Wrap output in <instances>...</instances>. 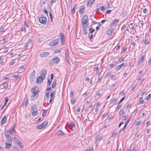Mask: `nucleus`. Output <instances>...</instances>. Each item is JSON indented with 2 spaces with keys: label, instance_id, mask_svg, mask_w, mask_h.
I'll return each instance as SVG.
<instances>
[{
  "label": "nucleus",
  "instance_id": "f257e3e1",
  "mask_svg": "<svg viewBox=\"0 0 151 151\" xmlns=\"http://www.w3.org/2000/svg\"><path fill=\"white\" fill-rule=\"evenodd\" d=\"M39 21L40 22L44 24H46L47 22V20L46 17L44 15H41L39 18Z\"/></svg>",
  "mask_w": 151,
  "mask_h": 151
},
{
  "label": "nucleus",
  "instance_id": "f03ea898",
  "mask_svg": "<svg viewBox=\"0 0 151 151\" xmlns=\"http://www.w3.org/2000/svg\"><path fill=\"white\" fill-rule=\"evenodd\" d=\"M48 123L47 121H45L43 122L41 124H40L37 126L36 128L38 129H41L45 128Z\"/></svg>",
  "mask_w": 151,
  "mask_h": 151
},
{
  "label": "nucleus",
  "instance_id": "7ed1b4c3",
  "mask_svg": "<svg viewBox=\"0 0 151 151\" xmlns=\"http://www.w3.org/2000/svg\"><path fill=\"white\" fill-rule=\"evenodd\" d=\"M32 115L33 116H35L38 114L36 109V106L34 105L31 108Z\"/></svg>",
  "mask_w": 151,
  "mask_h": 151
},
{
  "label": "nucleus",
  "instance_id": "20e7f679",
  "mask_svg": "<svg viewBox=\"0 0 151 151\" xmlns=\"http://www.w3.org/2000/svg\"><path fill=\"white\" fill-rule=\"evenodd\" d=\"M60 40L59 38L53 40L50 42L49 45L51 46H53L57 45L59 43Z\"/></svg>",
  "mask_w": 151,
  "mask_h": 151
},
{
  "label": "nucleus",
  "instance_id": "39448f33",
  "mask_svg": "<svg viewBox=\"0 0 151 151\" xmlns=\"http://www.w3.org/2000/svg\"><path fill=\"white\" fill-rule=\"evenodd\" d=\"M88 22V16L87 15H84L82 17L81 23L82 25H84L85 24H87Z\"/></svg>",
  "mask_w": 151,
  "mask_h": 151
},
{
  "label": "nucleus",
  "instance_id": "423d86ee",
  "mask_svg": "<svg viewBox=\"0 0 151 151\" xmlns=\"http://www.w3.org/2000/svg\"><path fill=\"white\" fill-rule=\"evenodd\" d=\"M8 131H5L4 132V134L6 137V138L8 139V141H12L13 139V137L8 134Z\"/></svg>",
  "mask_w": 151,
  "mask_h": 151
},
{
  "label": "nucleus",
  "instance_id": "0eeeda50",
  "mask_svg": "<svg viewBox=\"0 0 151 151\" xmlns=\"http://www.w3.org/2000/svg\"><path fill=\"white\" fill-rule=\"evenodd\" d=\"M31 91L33 93L35 94H36V93H38L40 92L38 88L37 87L32 88Z\"/></svg>",
  "mask_w": 151,
  "mask_h": 151
},
{
  "label": "nucleus",
  "instance_id": "6e6552de",
  "mask_svg": "<svg viewBox=\"0 0 151 151\" xmlns=\"http://www.w3.org/2000/svg\"><path fill=\"white\" fill-rule=\"evenodd\" d=\"M60 61V58L58 57H55L52 60V64L54 63L55 64L58 63Z\"/></svg>",
  "mask_w": 151,
  "mask_h": 151
},
{
  "label": "nucleus",
  "instance_id": "1a4fd4ad",
  "mask_svg": "<svg viewBox=\"0 0 151 151\" xmlns=\"http://www.w3.org/2000/svg\"><path fill=\"white\" fill-rule=\"evenodd\" d=\"M49 54V53L48 52H43L40 54V56L42 58L45 57L48 55Z\"/></svg>",
  "mask_w": 151,
  "mask_h": 151
},
{
  "label": "nucleus",
  "instance_id": "9d476101",
  "mask_svg": "<svg viewBox=\"0 0 151 151\" xmlns=\"http://www.w3.org/2000/svg\"><path fill=\"white\" fill-rule=\"evenodd\" d=\"M12 144V142L9 141L7 140L6 141L5 143L6 147L5 149L9 148L11 146Z\"/></svg>",
  "mask_w": 151,
  "mask_h": 151
},
{
  "label": "nucleus",
  "instance_id": "9b49d317",
  "mask_svg": "<svg viewBox=\"0 0 151 151\" xmlns=\"http://www.w3.org/2000/svg\"><path fill=\"white\" fill-rule=\"evenodd\" d=\"M44 79L45 78H44L41 76H39L37 79V82L38 83H41Z\"/></svg>",
  "mask_w": 151,
  "mask_h": 151
},
{
  "label": "nucleus",
  "instance_id": "f8f14e48",
  "mask_svg": "<svg viewBox=\"0 0 151 151\" xmlns=\"http://www.w3.org/2000/svg\"><path fill=\"white\" fill-rule=\"evenodd\" d=\"M47 73V70H46L45 69L43 70L42 72H41L40 74V76L44 78H45V76Z\"/></svg>",
  "mask_w": 151,
  "mask_h": 151
},
{
  "label": "nucleus",
  "instance_id": "ddd939ff",
  "mask_svg": "<svg viewBox=\"0 0 151 151\" xmlns=\"http://www.w3.org/2000/svg\"><path fill=\"white\" fill-rule=\"evenodd\" d=\"M16 124H15L14 125V126L12 127V129H9V131H8V132H9V135H10L11 134H13V132H15L14 131V129L15 127Z\"/></svg>",
  "mask_w": 151,
  "mask_h": 151
},
{
  "label": "nucleus",
  "instance_id": "4468645a",
  "mask_svg": "<svg viewBox=\"0 0 151 151\" xmlns=\"http://www.w3.org/2000/svg\"><path fill=\"white\" fill-rule=\"evenodd\" d=\"M38 97V95L37 93H36V94H33L31 96L30 100L32 101H34Z\"/></svg>",
  "mask_w": 151,
  "mask_h": 151
},
{
  "label": "nucleus",
  "instance_id": "2eb2a0df",
  "mask_svg": "<svg viewBox=\"0 0 151 151\" xmlns=\"http://www.w3.org/2000/svg\"><path fill=\"white\" fill-rule=\"evenodd\" d=\"M95 0H88L86 3V5L87 6H91Z\"/></svg>",
  "mask_w": 151,
  "mask_h": 151
},
{
  "label": "nucleus",
  "instance_id": "dca6fc26",
  "mask_svg": "<svg viewBox=\"0 0 151 151\" xmlns=\"http://www.w3.org/2000/svg\"><path fill=\"white\" fill-rule=\"evenodd\" d=\"M125 63H122L121 64L117 66L115 68V70L116 71H117L119 70L120 68L123 66L124 65Z\"/></svg>",
  "mask_w": 151,
  "mask_h": 151
},
{
  "label": "nucleus",
  "instance_id": "f3484780",
  "mask_svg": "<svg viewBox=\"0 0 151 151\" xmlns=\"http://www.w3.org/2000/svg\"><path fill=\"white\" fill-rule=\"evenodd\" d=\"M119 22L118 19H116L114 20L110 24V27H111L114 25V24H116L118 23Z\"/></svg>",
  "mask_w": 151,
  "mask_h": 151
},
{
  "label": "nucleus",
  "instance_id": "a211bd4d",
  "mask_svg": "<svg viewBox=\"0 0 151 151\" xmlns=\"http://www.w3.org/2000/svg\"><path fill=\"white\" fill-rule=\"evenodd\" d=\"M6 118V117L5 116H4L2 118L1 121V125H3L5 123Z\"/></svg>",
  "mask_w": 151,
  "mask_h": 151
},
{
  "label": "nucleus",
  "instance_id": "6ab92c4d",
  "mask_svg": "<svg viewBox=\"0 0 151 151\" xmlns=\"http://www.w3.org/2000/svg\"><path fill=\"white\" fill-rule=\"evenodd\" d=\"M130 119V118H129V119L125 123L123 128L122 129H121V130L120 131V132H121L122 131H123V132H124V129L126 128V127H127V124L128 123V122H129Z\"/></svg>",
  "mask_w": 151,
  "mask_h": 151
},
{
  "label": "nucleus",
  "instance_id": "aec40b11",
  "mask_svg": "<svg viewBox=\"0 0 151 151\" xmlns=\"http://www.w3.org/2000/svg\"><path fill=\"white\" fill-rule=\"evenodd\" d=\"M56 134L58 135L61 136H63L65 135V133L61 130L58 131L57 132Z\"/></svg>",
  "mask_w": 151,
  "mask_h": 151
},
{
  "label": "nucleus",
  "instance_id": "412c9836",
  "mask_svg": "<svg viewBox=\"0 0 151 151\" xmlns=\"http://www.w3.org/2000/svg\"><path fill=\"white\" fill-rule=\"evenodd\" d=\"M114 30V29L113 28H111L109 29L107 31V34L108 35H111Z\"/></svg>",
  "mask_w": 151,
  "mask_h": 151
},
{
  "label": "nucleus",
  "instance_id": "4be33fe9",
  "mask_svg": "<svg viewBox=\"0 0 151 151\" xmlns=\"http://www.w3.org/2000/svg\"><path fill=\"white\" fill-rule=\"evenodd\" d=\"M28 104V99H27L26 100L24 101V102L23 103V108H26V106Z\"/></svg>",
  "mask_w": 151,
  "mask_h": 151
},
{
  "label": "nucleus",
  "instance_id": "5701e85b",
  "mask_svg": "<svg viewBox=\"0 0 151 151\" xmlns=\"http://www.w3.org/2000/svg\"><path fill=\"white\" fill-rule=\"evenodd\" d=\"M75 127V125L73 122H71L70 124L69 125V128L70 129H72L74 127Z\"/></svg>",
  "mask_w": 151,
  "mask_h": 151
},
{
  "label": "nucleus",
  "instance_id": "b1692460",
  "mask_svg": "<svg viewBox=\"0 0 151 151\" xmlns=\"http://www.w3.org/2000/svg\"><path fill=\"white\" fill-rule=\"evenodd\" d=\"M83 25V29H86V30H87L88 28V24H85L84 25Z\"/></svg>",
  "mask_w": 151,
  "mask_h": 151
},
{
  "label": "nucleus",
  "instance_id": "393cba45",
  "mask_svg": "<svg viewBox=\"0 0 151 151\" xmlns=\"http://www.w3.org/2000/svg\"><path fill=\"white\" fill-rule=\"evenodd\" d=\"M12 77L20 79L21 78V76L20 74L14 75L12 76Z\"/></svg>",
  "mask_w": 151,
  "mask_h": 151
},
{
  "label": "nucleus",
  "instance_id": "a878e982",
  "mask_svg": "<svg viewBox=\"0 0 151 151\" xmlns=\"http://www.w3.org/2000/svg\"><path fill=\"white\" fill-rule=\"evenodd\" d=\"M102 136L100 137L99 136H97V138L96 139V142H100L101 139H102Z\"/></svg>",
  "mask_w": 151,
  "mask_h": 151
},
{
  "label": "nucleus",
  "instance_id": "bb28decb",
  "mask_svg": "<svg viewBox=\"0 0 151 151\" xmlns=\"http://www.w3.org/2000/svg\"><path fill=\"white\" fill-rule=\"evenodd\" d=\"M56 79H54L52 83V88H54L56 85Z\"/></svg>",
  "mask_w": 151,
  "mask_h": 151
},
{
  "label": "nucleus",
  "instance_id": "cd10ccee",
  "mask_svg": "<svg viewBox=\"0 0 151 151\" xmlns=\"http://www.w3.org/2000/svg\"><path fill=\"white\" fill-rule=\"evenodd\" d=\"M85 7L84 6L83 8L80 9L79 10V12H80V13H81L82 14H83V12L85 10Z\"/></svg>",
  "mask_w": 151,
  "mask_h": 151
},
{
  "label": "nucleus",
  "instance_id": "c85d7f7f",
  "mask_svg": "<svg viewBox=\"0 0 151 151\" xmlns=\"http://www.w3.org/2000/svg\"><path fill=\"white\" fill-rule=\"evenodd\" d=\"M35 77V75L33 74H30V78L31 81H33Z\"/></svg>",
  "mask_w": 151,
  "mask_h": 151
},
{
  "label": "nucleus",
  "instance_id": "c756f323",
  "mask_svg": "<svg viewBox=\"0 0 151 151\" xmlns=\"http://www.w3.org/2000/svg\"><path fill=\"white\" fill-rule=\"evenodd\" d=\"M17 141L18 142H17V143L18 144L19 147L20 148H22V147H23V145L22 144V142L20 141H19V140H17Z\"/></svg>",
  "mask_w": 151,
  "mask_h": 151
},
{
  "label": "nucleus",
  "instance_id": "7c9ffc66",
  "mask_svg": "<svg viewBox=\"0 0 151 151\" xmlns=\"http://www.w3.org/2000/svg\"><path fill=\"white\" fill-rule=\"evenodd\" d=\"M60 40L61 39H64L65 38L64 34L62 33H60Z\"/></svg>",
  "mask_w": 151,
  "mask_h": 151
},
{
  "label": "nucleus",
  "instance_id": "2f4dec72",
  "mask_svg": "<svg viewBox=\"0 0 151 151\" xmlns=\"http://www.w3.org/2000/svg\"><path fill=\"white\" fill-rule=\"evenodd\" d=\"M69 51H68V49H67V50L66 52H65V55H66V57L67 59H69Z\"/></svg>",
  "mask_w": 151,
  "mask_h": 151
},
{
  "label": "nucleus",
  "instance_id": "473e14b6",
  "mask_svg": "<svg viewBox=\"0 0 151 151\" xmlns=\"http://www.w3.org/2000/svg\"><path fill=\"white\" fill-rule=\"evenodd\" d=\"M144 55L142 56L139 62V64H140L142 62H143L144 60Z\"/></svg>",
  "mask_w": 151,
  "mask_h": 151
},
{
  "label": "nucleus",
  "instance_id": "72a5a7b5",
  "mask_svg": "<svg viewBox=\"0 0 151 151\" xmlns=\"http://www.w3.org/2000/svg\"><path fill=\"white\" fill-rule=\"evenodd\" d=\"M117 99H113V100L112 101H111L110 102V103L111 104H112L113 105L115 103Z\"/></svg>",
  "mask_w": 151,
  "mask_h": 151
},
{
  "label": "nucleus",
  "instance_id": "f704fd0d",
  "mask_svg": "<svg viewBox=\"0 0 151 151\" xmlns=\"http://www.w3.org/2000/svg\"><path fill=\"white\" fill-rule=\"evenodd\" d=\"M111 75V73L110 72H107L105 75L104 77L105 78Z\"/></svg>",
  "mask_w": 151,
  "mask_h": 151
},
{
  "label": "nucleus",
  "instance_id": "c9c22d12",
  "mask_svg": "<svg viewBox=\"0 0 151 151\" xmlns=\"http://www.w3.org/2000/svg\"><path fill=\"white\" fill-rule=\"evenodd\" d=\"M89 30L90 31V33L91 34L93 33V32L95 31V29H93L92 27H91L90 28H89Z\"/></svg>",
  "mask_w": 151,
  "mask_h": 151
},
{
  "label": "nucleus",
  "instance_id": "e433bc0d",
  "mask_svg": "<svg viewBox=\"0 0 151 151\" xmlns=\"http://www.w3.org/2000/svg\"><path fill=\"white\" fill-rule=\"evenodd\" d=\"M3 87L5 88H6L8 87V85L6 83H4L2 84Z\"/></svg>",
  "mask_w": 151,
  "mask_h": 151
},
{
  "label": "nucleus",
  "instance_id": "4c0bfd02",
  "mask_svg": "<svg viewBox=\"0 0 151 151\" xmlns=\"http://www.w3.org/2000/svg\"><path fill=\"white\" fill-rule=\"evenodd\" d=\"M43 111H45V112H43L42 113V116H45L47 114V110H43Z\"/></svg>",
  "mask_w": 151,
  "mask_h": 151
},
{
  "label": "nucleus",
  "instance_id": "58836bf2",
  "mask_svg": "<svg viewBox=\"0 0 151 151\" xmlns=\"http://www.w3.org/2000/svg\"><path fill=\"white\" fill-rule=\"evenodd\" d=\"M136 137L137 138H139V137H140L141 136H142L141 134V133L140 132H137L136 134Z\"/></svg>",
  "mask_w": 151,
  "mask_h": 151
},
{
  "label": "nucleus",
  "instance_id": "ea45409f",
  "mask_svg": "<svg viewBox=\"0 0 151 151\" xmlns=\"http://www.w3.org/2000/svg\"><path fill=\"white\" fill-rule=\"evenodd\" d=\"M124 110L123 109H122L121 110H120L119 111V114L120 115H121L123 113V112H124Z\"/></svg>",
  "mask_w": 151,
  "mask_h": 151
},
{
  "label": "nucleus",
  "instance_id": "a19ab883",
  "mask_svg": "<svg viewBox=\"0 0 151 151\" xmlns=\"http://www.w3.org/2000/svg\"><path fill=\"white\" fill-rule=\"evenodd\" d=\"M116 64L115 63H111L109 65V68H111L113 67L114 66H115Z\"/></svg>",
  "mask_w": 151,
  "mask_h": 151
},
{
  "label": "nucleus",
  "instance_id": "79ce46f5",
  "mask_svg": "<svg viewBox=\"0 0 151 151\" xmlns=\"http://www.w3.org/2000/svg\"><path fill=\"white\" fill-rule=\"evenodd\" d=\"M52 81L50 80V79H49L47 81V84L49 85V86L51 85Z\"/></svg>",
  "mask_w": 151,
  "mask_h": 151
},
{
  "label": "nucleus",
  "instance_id": "37998d69",
  "mask_svg": "<svg viewBox=\"0 0 151 151\" xmlns=\"http://www.w3.org/2000/svg\"><path fill=\"white\" fill-rule=\"evenodd\" d=\"M126 27V25L125 24H124L123 25V26L121 28V31L123 30Z\"/></svg>",
  "mask_w": 151,
  "mask_h": 151
},
{
  "label": "nucleus",
  "instance_id": "c03bdc74",
  "mask_svg": "<svg viewBox=\"0 0 151 151\" xmlns=\"http://www.w3.org/2000/svg\"><path fill=\"white\" fill-rule=\"evenodd\" d=\"M117 134V133L113 132L111 135V137H114L116 136Z\"/></svg>",
  "mask_w": 151,
  "mask_h": 151
},
{
  "label": "nucleus",
  "instance_id": "a18cd8bd",
  "mask_svg": "<svg viewBox=\"0 0 151 151\" xmlns=\"http://www.w3.org/2000/svg\"><path fill=\"white\" fill-rule=\"evenodd\" d=\"M151 94L150 93L148 94V96H147L146 98V100L147 101H148L149 99H150V97H151Z\"/></svg>",
  "mask_w": 151,
  "mask_h": 151
},
{
  "label": "nucleus",
  "instance_id": "49530a36",
  "mask_svg": "<svg viewBox=\"0 0 151 151\" xmlns=\"http://www.w3.org/2000/svg\"><path fill=\"white\" fill-rule=\"evenodd\" d=\"M82 32L83 33L84 35H86L87 34V30L83 29Z\"/></svg>",
  "mask_w": 151,
  "mask_h": 151
},
{
  "label": "nucleus",
  "instance_id": "de8ad7c7",
  "mask_svg": "<svg viewBox=\"0 0 151 151\" xmlns=\"http://www.w3.org/2000/svg\"><path fill=\"white\" fill-rule=\"evenodd\" d=\"M147 39L146 40H144L143 41V42H144V44L145 45H146V44H149L150 43V42H147Z\"/></svg>",
  "mask_w": 151,
  "mask_h": 151
},
{
  "label": "nucleus",
  "instance_id": "09e8293b",
  "mask_svg": "<svg viewBox=\"0 0 151 151\" xmlns=\"http://www.w3.org/2000/svg\"><path fill=\"white\" fill-rule=\"evenodd\" d=\"M50 18L51 22H53V16L51 13H50Z\"/></svg>",
  "mask_w": 151,
  "mask_h": 151
},
{
  "label": "nucleus",
  "instance_id": "8fccbe9b",
  "mask_svg": "<svg viewBox=\"0 0 151 151\" xmlns=\"http://www.w3.org/2000/svg\"><path fill=\"white\" fill-rule=\"evenodd\" d=\"M76 102V100L75 99H72L71 100V103L72 104H74Z\"/></svg>",
  "mask_w": 151,
  "mask_h": 151
},
{
  "label": "nucleus",
  "instance_id": "3c124183",
  "mask_svg": "<svg viewBox=\"0 0 151 151\" xmlns=\"http://www.w3.org/2000/svg\"><path fill=\"white\" fill-rule=\"evenodd\" d=\"M50 93V92H47L46 93V96L47 97V99H48L49 98V95Z\"/></svg>",
  "mask_w": 151,
  "mask_h": 151
},
{
  "label": "nucleus",
  "instance_id": "603ef678",
  "mask_svg": "<svg viewBox=\"0 0 151 151\" xmlns=\"http://www.w3.org/2000/svg\"><path fill=\"white\" fill-rule=\"evenodd\" d=\"M74 95V92L71 91L70 93V97H72Z\"/></svg>",
  "mask_w": 151,
  "mask_h": 151
},
{
  "label": "nucleus",
  "instance_id": "864d4df0",
  "mask_svg": "<svg viewBox=\"0 0 151 151\" xmlns=\"http://www.w3.org/2000/svg\"><path fill=\"white\" fill-rule=\"evenodd\" d=\"M132 45L133 47V48L134 49L135 48V44L134 42H132V41L131 42Z\"/></svg>",
  "mask_w": 151,
  "mask_h": 151
},
{
  "label": "nucleus",
  "instance_id": "5fc2aeb1",
  "mask_svg": "<svg viewBox=\"0 0 151 151\" xmlns=\"http://www.w3.org/2000/svg\"><path fill=\"white\" fill-rule=\"evenodd\" d=\"M142 124V122L141 121H139V122H136V124L137 126L140 125Z\"/></svg>",
  "mask_w": 151,
  "mask_h": 151
},
{
  "label": "nucleus",
  "instance_id": "6e6d98bb",
  "mask_svg": "<svg viewBox=\"0 0 151 151\" xmlns=\"http://www.w3.org/2000/svg\"><path fill=\"white\" fill-rule=\"evenodd\" d=\"M125 97V96L123 98H122L120 100V101H119V103L118 104H120L124 100V99Z\"/></svg>",
  "mask_w": 151,
  "mask_h": 151
},
{
  "label": "nucleus",
  "instance_id": "4d7b16f0",
  "mask_svg": "<svg viewBox=\"0 0 151 151\" xmlns=\"http://www.w3.org/2000/svg\"><path fill=\"white\" fill-rule=\"evenodd\" d=\"M148 12V10L147 9H145L143 11V12L144 13H146Z\"/></svg>",
  "mask_w": 151,
  "mask_h": 151
},
{
  "label": "nucleus",
  "instance_id": "13d9d810",
  "mask_svg": "<svg viewBox=\"0 0 151 151\" xmlns=\"http://www.w3.org/2000/svg\"><path fill=\"white\" fill-rule=\"evenodd\" d=\"M60 51V50L58 49L55 50L54 51V53H55L59 52Z\"/></svg>",
  "mask_w": 151,
  "mask_h": 151
},
{
  "label": "nucleus",
  "instance_id": "bf43d9fd",
  "mask_svg": "<svg viewBox=\"0 0 151 151\" xmlns=\"http://www.w3.org/2000/svg\"><path fill=\"white\" fill-rule=\"evenodd\" d=\"M93 150V147H90L86 151H92Z\"/></svg>",
  "mask_w": 151,
  "mask_h": 151
},
{
  "label": "nucleus",
  "instance_id": "052dcab7",
  "mask_svg": "<svg viewBox=\"0 0 151 151\" xmlns=\"http://www.w3.org/2000/svg\"><path fill=\"white\" fill-rule=\"evenodd\" d=\"M65 40L64 39H61V44L63 45H64Z\"/></svg>",
  "mask_w": 151,
  "mask_h": 151
},
{
  "label": "nucleus",
  "instance_id": "680f3d73",
  "mask_svg": "<svg viewBox=\"0 0 151 151\" xmlns=\"http://www.w3.org/2000/svg\"><path fill=\"white\" fill-rule=\"evenodd\" d=\"M54 92H51L50 93V96L51 98H53V95L54 94Z\"/></svg>",
  "mask_w": 151,
  "mask_h": 151
},
{
  "label": "nucleus",
  "instance_id": "e2e57ef3",
  "mask_svg": "<svg viewBox=\"0 0 151 151\" xmlns=\"http://www.w3.org/2000/svg\"><path fill=\"white\" fill-rule=\"evenodd\" d=\"M75 9H72L71 10V13L72 14H74L75 12Z\"/></svg>",
  "mask_w": 151,
  "mask_h": 151
},
{
  "label": "nucleus",
  "instance_id": "0e129e2a",
  "mask_svg": "<svg viewBox=\"0 0 151 151\" xmlns=\"http://www.w3.org/2000/svg\"><path fill=\"white\" fill-rule=\"evenodd\" d=\"M124 59V58H121L119 60V62H121L123 61Z\"/></svg>",
  "mask_w": 151,
  "mask_h": 151
},
{
  "label": "nucleus",
  "instance_id": "69168bd1",
  "mask_svg": "<svg viewBox=\"0 0 151 151\" xmlns=\"http://www.w3.org/2000/svg\"><path fill=\"white\" fill-rule=\"evenodd\" d=\"M43 12L48 16V12L46 9H45L43 10Z\"/></svg>",
  "mask_w": 151,
  "mask_h": 151
},
{
  "label": "nucleus",
  "instance_id": "338daca9",
  "mask_svg": "<svg viewBox=\"0 0 151 151\" xmlns=\"http://www.w3.org/2000/svg\"><path fill=\"white\" fill-rule=\"evenodd\" d=\"M111 10H108L106 11V13L107 14H110L111 12Z\"/></svg>",
  "mask_w": 151,
  "mask_h": 151
},
{
  "label": "nucleus",
  "instance_id": "774afa93",
  "mask_svg": "<svg viewBox=\"0 0 151 151\" xmlns=\"http://www.w3.org/2000/svg\"><path fill=\"white\" fill-rule=\"evenodd\" d=\"M132 151H137V149L136 147H134L132 150Z\"/></svg>",
  "mask_w": 151,
  "mask_h": 151
}]
</instances>
